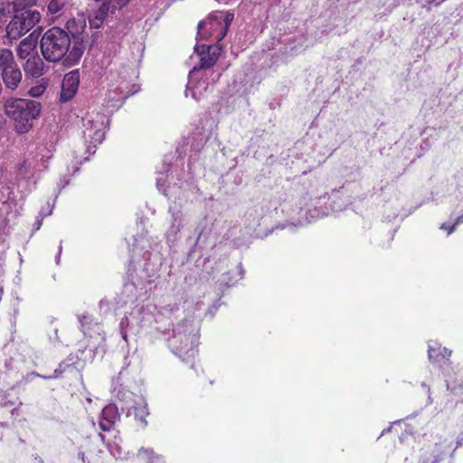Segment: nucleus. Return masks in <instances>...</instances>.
Segmentation results:
<instances>
[{
    "label": "nucleus",
    "mask_w": 463,
    "mask_h": 463,
    "mask_svg": "<svg viewBox=\"0 0 463 463\" xmlns=\"http://www.w3.org/2000/svg\"><path fill=\"white\" fill-rule=\"evenodd\" d=\"M178 309L179 307L176 304L173 306L167 305L158 309L155 304L146 301L137 304L132 307L129 313L121 318L119 323V334L125 341V345L121 346L123 365L119 374H122L123 371L128 369L132 362H138L137 348L131 351L128 345V334L131 333L137 335L141 328L146 327L155 328L156 331L165 333L166 320H169L170 315Z\"/></svg>",
    "instance_id": "nucleus-1"
},
{
    "label": "nucleus",
    "mask_w": 463,
    "mask_h": 463,
    "mask_svg": "<svg viewBox=\"0 0 463 463\" xmlns=\"http://www.w3.org/2000/svg\"><path fill=\"white\" fill-rule=\"evenodd\" d=\"M157 246L156 241L148 237L147 232H143L133 237L132 258L135 263L136 278L131 283L124 285L123 294H128L138 287L141 290L152 283L157 277L161 266V256L158 252H151Z\"/></svg>",
    "instance_id": "nucleus-2"
},
{
    "label": "nucleus",
    "mask_w": 463,
    "mask_h": 463,
    "mask_svg": "<svg viewBox=\"0 0 463 463\" xmlns=\"http://www.w3.org/2000/svg\"><path fill=\"white\" fill-rule=\"evenodd\" d=\"M108 123V118L101 113H90L83 119V138L88 156L82 157L75 151L71 152V155H67L64 163L66 173L63 175L62 184H60V187L68 185L70 178L80 170L81 164L89 160L90 156L95 154L97 146L104 140L105 128Z\"/></svg>",
    "instance_id": "nucleus-3"
},
{
    "label": "nucleus",
    "mask_w": 463,
    "mask_h": 463,
    "mask_svg": "<svg viewBox=\"0 0 463 463\" xmlns=\"http://www.w3.org/2000/svg\"><path fill=\"white\" fill-rule=\"evenodd\" d=\"M168 338L171 351L182 361H189L197 354L199 327L193 320H184L174 326Z\"/></svg>",
    "instance_id": "nucleus-4"
},
{
    "label": "nucleus",
    "mask_w": 463,
    "mask_h": 463,
    "mask_svg": "<svg viewBox=\"0 0 463 463\" xmlns=\"http://www.w3.org/2000/svg\"><path fill=\"white\" fill-rule=\"evenodd\" d=\"M5 114L14 122L15 130L27 133L33 127V120L41 112V104L32 99H9L5 104Z\"/></svg>",
    "instance_id": "nucleus-5"
},
{
    "label": "nucleus",
    "mask_w": 463,
    "mask_h": 463,
    "mask_svg": "<svg viewBox=\"0 0 463 463\" xmlns=\"http://www.w3.org/2000/svg\"><path fill=\"white\" fill-rule=\"evenodd\" d=\"M8 13H14L12 20L6 25V37L17 40L28 33L41 19L38 11L22 6V3L14 0L7 4Z\"/></svg>",
    "instance_id": "nucleus-6"
},
{
    "label": "nucleus",
    "mask_w": 463,
    "mask_h": 463,
    "mask_svg": "<svg viewBox=\"0 0 463 463\" xmlns=\"http://www.w3.org/2000/svg\"><path fill=\"white\" fill-rule=\"evenodd\" d=\"M116 396L119 402H123L121 410L127 411V416H134L137 426L145 429L147 426L146 417L149 414L145 398L125 387H120Z\"/></svg>",
    "instance_id": "nucleus-7"
},
{
    "label": "nucleus",
    "mask_w": 463,
    "mask_h": 463,
    "mask_svg": "<svg viewBox=\"0 0 463 463\" xmlns=\"http://www.w3.org/2000/svg\"><path fill=\"white\" fill-rule=\"evenodd\" d=\"M233 18L234 14L231 12L213 13L206 21L198 24V35L203 37V30L207 29L213 40L219 43L225 37Z\"/></svg>",
    "instance_id": "nucleus-8"
},
{
    "label": "nucleus",
    "mask_w": 463,
    "mask_h": 463,
    "mask_svg": "<svg viewBox=\"0 0 463 463\" xmlns=\"http://www.w3.org/2000/svg\"><path fill=\"white\" fill-rule=\"evenodd\" d=\"M336 194H332V197H327L326 194L310 199L308 203H306V208L301 207L300 211H305L306 220L312 222L316 219L327 216L330 213L340 212L345 208L343 203H337Z\"/></svg>",
    "instance_id": "nucleus-9"
},
{
    "label": "nucleus",
    "mask_w": 463,
    "mask_h": 463,
    "mask_svg": "<svg viewBox=\"0 0 463 463\" xmlns=\"http://www.w3.org/2000/svg\"><path fill=\"white\" fill-rule=\"evenodd\" d=\"M0 75L6 89H17L22 80V71L9 49H0Z\"/></svg>",
    "instance_id": "nucleus-10"
},
{
    "label": "nucleus",
    "mask_w": 463,
    "mask_h": 463,
    "mask_svg": "<svg viewBox=\"0 0 463 463\" xmlns=\"http://www.w3.org/2000/svg\"><path fill=\"white\" fill-rule=\"evenodd\" d=\"M195 52L200 56V62L193 70L203 71V75L213 76V81H217L221 73L214 71L212 67L216 63L220 55V48L213 45H196Z\"/></svg>",
    "instance_id": "nucleus-11"
},
{
    "label": "nucleus",
    "mask_w": 463,
    "mask_h": 463,
    "mask_svg": "<svg viewBox=\"0 0 463 463\" xmlns=\"http://www.w3.org/2000/svg\"><path fill=\"white\" fill-rule=\"evenodd\" d=\"M213 76L203 75V71L192 70L188 76L185 96L191 94L192 98L199 100L210 85L214 83Z\"/></svg>",
    "instance_id": "nucleus-12"
},
{
    "label": "nucleus",
    "mask_w": 463,
    "mask_h": 463,
    "mask_svg": "<svg viewBox=\"0 0 463 463\" xmlns=\"http://www.w3.org/2000/svg\"><path fill=\"white\" fill-rule=\"evenodd\" d=\"M43 58L48 62H58V26L47 30L40 42Z\"/></svg>",
    "instance_id": "nucleus-13"
},
{
    "label": "nucleus",
    "mask_w": 463,
    "mask_h": 463,
    "mask_svg": "<svg viewBox=\"0 0 463 463\" xmlns=\"http://www.w3.org/2000/svg\"><path fill=\"white\" fill-rule=\"evenodd\" d=\"M65 48L66 52L60 57L61 64L67 68L76 65L82 57L85 46L83 38H75V40L67 41L62 44V49Z\"/></svg>",
    "instance_id": "nucleus-14"
},
{
    "label": "nucleus",
    "mask_w": 463,
    "mask_h": 463,
    "mask_svg": "<svg viewBox=\"0 0 463 463\" xmlns=\"http://www.w3.org/2000/svg\"><path fill=\"white\" fill-rule=\"evenodd\" d=\"M79 322L82 333L90 338H95L98 345L103 347L102 345L105 343L106 334L102 325L88 314L80 316Z\"/></svg>",
    "instance_id": "nucleus-15"
},
{
    "label": "nucleus",
    "mask_w": 463,
    "mask_h": 463,
    "mask_svg": "<svg viewBox=\"0 0 463 463\" xmlns=\"http://www.w3.org/2000/svg\"><path fill=\"white\" fill-rule=\"evenodd\" d=\"M171 214V221L168 229L165 232V239L169 244L175 243L179 239L181 230L184 225V214L175 201L174 205L169 206L168 210Z\"/></svg>",
    "instance_id": "nucleus-16"
},
{
    "label": "nucleus",
    "mask_w": 463,
    "mask_h": 463,
    "mask_svg": "<svg viewBox=\"0 0 463 463\" xmlns=\"http://www.w3.org/2000/svg\"><path fill=\"white\" fill-rule=\"evenodd\" d=\"M84 27V22L71 18L66 22L64 29L60 28V52H62V44L67 41L82 38L81 33Z\"/></svg>",
    "instance_id": "nucleus-17"
},
{
    "label": "nucleus",
    "mask_w": 463,
    "mask_h": 463,
    "mask_svg": "<svg viewBox=\"0 0 463 463\" xmlns=\"http://www.w3.org/2000/svg\"><path fill=\"white\" fill-rule=\"evenodd\" d=\"M80 72L79 70H73L65 74L60 93V101H67L72 99L79 88Z\"/></svg>",
    "instance_id": "nucleus-18"
},
{
    "label": "nucleus",
    "mask_w": 463,
    "mask_h": 463,
    "mask_svg": "<svg viewBox=\"0 0 463 463\" xmlns=\"http://www.w3.org/2000/svg\"><path fill=\"white\" fill-rule=\"evenodd\" d=\"M165 176L164 175L161 173L159 174V175L156 177V186H157V189L162 193L164 194L165 196H168L169 199H172L173 197L175 198V200L176 199L177 197V194H179L178 195V200L180 201V203L182 201H187L188 200V190H194L196 187L195 186H193L192 184H189L188 182H185L184 185L180 186L178 189L181 190L180 192L177 191V189L174 186V187H171L168 189V191L164 187L165 185Z\"/></svg>",
    "instance_id": "nucleus-19"
},
{
    "label": "nucleus",
    "mask_w": 463,
    "mask_h": 463,
    "mask_svg": "<svg viewBox=\"0 0 463 463\" xmlns=\"http://www.w3.org/2000/svg\"><path fill=\"white\" fill-rule=\"evenodd\" d=\"M43 60L37 55H31L24 64V71L26 77L40 78L47 70Z\"/></svg>",
    "instance_id": "nucleus-20"
},
{
    "label": "nucleus",
    "mask_w": 463,
    "mask_h": 463,
    "mask_svg": "<svg viewBox=\"0 0 463 463\" xmlns=\"http://www.w3.org/2000/svg\"><path fill=\"white\" fill-rule=\"evenodd\" d=\"M119 419L118 408L114 404L105 406L99 418V428L103 431H109L116 421Z\"/></svg>",
    "instance_id": "nucleus-21"
},
{
    "label": "nucleus",
    "mask_w": 463,
    "mask_h": 463,
    "mask_svg": "<svg viewBox=\"0 0 463 463\" xmlns=\"http://www.w3.org/2000/svg\"><path fill=\"white\" fill-rule=\"evenodd\" d=\"M84 350H78L76 354H71L66 360L60 364V373L67 368L75 370V374L80 375V371L85 366V360L82 358Z\"/></svg>",
    "instance_id": "nucleus-22"
},
{
    "label": "nucleus",
    "mask_w": 463,
    "mask_h": 463,
    "mask_svg": "<svg viewBox=\"0 0 463 463\" xmlns=\"http://www.w3.org/2000/svg\"><path fill=\"white\" fill-rule=\"evenodd\" d=\"M100 452V449L94 448L93 442L86 439L84 444L79 448L78 458L82 461V463H92Z\"/></svg>",
    "instance_id": "nucleus-23"
},
{
    "label": "nucleus",
    "mask_w": 463,
    "mask_h": 463,
    "mask_svg": "<svg viewBox=\"0 0 463 463\" xmlns=\"http://www.w3.org/2000/svg\"><path fill=\"white\" fill-rule=\"evenodd\" d=\"M34 33L35 31L20 43L17 48V56L19 59L24 60L30 57L31 52L35 48L37 43V36L34 37Z\"/></svg>",
    "instance_id": "nucleus-24"
},
{
    "label": "nucleus",
    "mask_w": 463,
    "mask_h": 463,
    "mask_svg": "<svg viewBox=\"0 0 463 463\" xmlns=\"http://www.w3.org/2000/svg\"><path fill=\"white\" fill-rule=\"evenodd\" d=\"M137 458L142 463H165L164 457L156 454L151 448H140L137 452Z\"/></svg>",
    "instance_id": "nucleus-25"
},
{
    "label": "nucleus",
    "mask_w": 463,
    "mask_h": 463,
    "mask_svg": "<svg viewBox=\"0 0 463 463\" xmlns=\"http://www.w3.org/2000/svg\"><path fill=\"white\" fill-rule=\"evenodd\" d=\"M428 353L431 363H439L442 359H447L451 355L450 350L441 347L438 343L430 344Z\"/></svg>",
    "instance_id": "nucleus-26"
},
{
    "label": "nucleus",
    "mask_w": 463,
    "mask_h": 463,
    "mask_svg": "<svg viewBox=\"0 0 463 463\" xmlns=\"http://www.w3.org/2000/svg\"><path fill=\"white\" fill-rule=\"evenodd\" d=\"M109 10V3L103 2L100 6L94 12L93 15L90 16L89 22L91 28H99L104 19L106 18Z\"/></svg>",
    "instance_id": "nucleus-27"
},
{
    "label": "nucleus",
    "mask_w": 463,
    "mask_h": 463,
    "mask_svg": "<svg viewBox=\"0 0 463 463\" xmlns=\"http://www.w3.org/2000/svg\"><path fill=\"white\" fill-rule=\"evenodd\" d=\"M99 436L100 439L102 440V442L107 444V448L113 457L119 458L121 456L122 449L118 443H117L116 441H113V442H110L109 440L107 441L106 437L103 434H99Z\"/></svg>",
    "instance_id": "nucleus-28"
},
{
    "label": "nucleus",
    "mask_w": 463,
    "mask_h": 463,
    "mask_svg": "<svg viewBox=\"0 0 463 463\" xmlns=\"http://www.w3.org/2000/svg\"><path fill=\"white\" fill-rule=\"evenodd\" d=\"M46 86H47V82L45 81L44 79H42L41 83L39 85L32 87L29 90L28 93L32 97H35V98L40 97L46 90Z\"/></svg>",
    "instance_id": "nucleus-29"
},
{
    "label": "nucleus",
    "mask_w": 463,
    "mask_h": 463,
    "mask_svg": "<svg viewBox=\"0 0 463 463\" xmlns=\"http://www.w3.org/2000/svg\"><path fill=\"white\" fill-rule=\"evenodd\" d=\"M462 222H463V213H462L461 215H459V216L456 219V221L454 222V223H452V224H451V226L449 227V234H451V233L455 231L456 227H457L458 224L462 223Z\"/></svg>",
    "instance_id": "nucleus-30"
},
{
    "label": "nucleus",
    "mask_w": 463,
    "mask_h": 463,
    "mask_svg": "<svg viewBox=\"0 0 463 463\" xmlns=\"http://www.w3.org/2000/svg\"><path fill=\"white\" fill-rule=\"evenodd\" d=\"M48 10L52 14H56L58 12V0H52L48 5Z\"/></svg>",
    "instance_id": "nucleus-31"
},
{
    "label": "nucleus",
    "mask_w": 463,
    "mask_h": 463,
    "mask_svg": "<svg viewBox=\"0 0 463 463\" xmlns=\"http://www.w3.org/2000/svg\"><path fill=\"white\" fill-rule=\"evenodd\" d=\"M127 96H118L115 100H114V103L111 105L112 107L114 108H119L124 100L126 99Z\"/></svg>",
    "instance_id": "nucleus-32"
},
{
    "label": "nucleus",
    "mask_w": 463,
    "mask_h": 463,
    "mask_svg": "<svg viewBox=\"0 0 463 463\" xmlns=\"http://www.w3.org/2000/svg\"><path fill=\"white\" fill-rule=\"evenodd\" d=\"M445 0H428L427 4V9L430 10L431 5H434L436 6L439 5L441 3H443Z\"/></svg>",
    "instance_id": "nucleus-33"
},
{
    "label": "nucleus",
    "mask_w": 463,
    "mask_h": 463,
    "mask_svg": "<svg viewBox=\"0 0 463 463\" xmlns=\"http://www.w3.org/2000/svg\"><path fill=\"white\" fill-rule=\"evenodd\" d=\"M20 2V0H18ZM37 2V0H23V2L21 1L22 3V6H24V7H30V6H33V5H35Z\"/></svg>",
    "instance_id": "nucleus-34"
},
{
    "label": "nucleus",
    "mask_w": 463,
    "mask_h": 463,
    "mask_svg": "<svg viewBox=\"0 0 463 463\" xmlns=\"http://www.w3.org/2000/svg\"><path fill=\"white\" fill-rule=\"evenodd\" d=\"M203 238V231H201L198 234V237H197V240H196V242H195V247H199L200 246V241L202 240Z\"/></svg>",
    "instance_id": "nucleus-35"
},
{
    "label": "nucleus",
    "mask_w": 463,
    "mask_h": 463,
    "mask_svg": "<svg viewBox=\"0 0 463 463\" xmlns=\"http://www.w3.org/2000/svg\"><path fill=\"white\" fill-rule=\"evenodd\" d=\"M116 2L118 5L124 6L129 2V0H116Z\"/></svg>",
    "instance_id": "nucleus-36"
},
{
    "label": "nucleus",
    "mask_w": 463,
    "mask_h": 463,
    "mask_svg": "<svg viewBox=\"0 0 463 463\" xmlns=\"http://www.w3.org/2000/svg\"><path fill=\"white\" fill-rule=\"evenodd\" d=\"M450 226L451 225H448L447 223H442L441 226H440V229L441 230H445V231H447L449 232V230Z\"/></svg>",
    "instance_id": "nucleus-37"
},
{
    "label": "nucleus",
    "mask_w": 463,
    "mask_h": 463,
    "mask_svg": "<svg viewBox=\"0 0 463 463\" xmlns=\"http://www.w3.org/2000/svg\"><path fill=\"white\" fill-rule=\"evenodd\" d=\"M392 426H390V427H388V428L384 429V430L382 431L381 436L384 435V434H385V433H387V432H390V431L392 430Z\"/></svg>",
    "instance_id": "nucleus-38"
},
{
    "label": "nucleus",
    "mask_w": 463,
    "mask_h": 463,
    "mask_svg": "<svg viewBox=\"0 0 463 463\" xmlns=\"http://www.w3.org/2000/svg\"><path fill=\"white\" fill-rule=\"evenodd\" d=\"M238 268H239L240 274H241V276L242 277V276H243V272H244V271H243V269H242V266H241V264H239Z\"/></svg>",
    "instance_id": "nucleus-39"
},
{
    "label": "nucleus",
    "mask_w": 463,
    "mask_h": 463,
    "mask_svg": "<svg viewBox=\"0 0 463 463\" xmlns=\"http://www.w3.org/2000/svg\"><path fill=\"white\" fill-rule=\"evenodd\" d=\"M41 224H42V221H37L35 222V226H36L35 229L38 230L40 228Z\"/></svg>",
    "instance_id": "nucleus-40"
},
{
    "label": "nucleus",
    "mask_w": 463,
    "mask_h": 463,
    "mask_svg": "<svg viewBox=\"0 0 463 463\" xmlns=\"http://www.w3.org/2000/svg\"><path fill=\"white\" fill-rule=\"evenodd\" d=\"M219 3L228 4L229 0H216Z\"/></svg>",
    "instance_id": "nucleus-41"
},
{
    "label": "nucleus",
    "mask_w": 463,
    "mask_h": 463,
    "mask_svg": "<svg viewBox=\"0 0 463 463\" xmlns=\"http://www.w3.org/2000/svg\"><path fill=\"white\" fill-rule=\"evenodd\" d=\"M401 422H402V420H396V421H393V422H392V425L400 424Z\"/></svg>",
    "instance_id": "nucleus-42"
},
{
    "label": "nucleus",
    "mask_w": 463,
    "mask_h": 463,
    "mask_svg": "<svg viewBox=\"0 0 463 463\" xmlns=\"http://www.w3.org/2000/svg\"><path fill=\"white\" fill-rule=\"evenodd\" d=\"M165 169L166 172H168L169 171V165L165 166Z\"/></svg>",
    "instance_id": "nucleus-43"
},
{
    "label": "nucleus",
    "mask_w": 463,
    "mask_h": 463,
    "mask_svg": "<svg viewBox=\"0 0 463 463\" xmlns=\"http://www.w3.org/2000/svg\"><path fill=\"white\" fill-rule=\"evenodd\" d=\"M56 262L58 263V255L55 256Z\"/></svg>",
    "instance_id": "nucleus-44"
}]
</instances>
